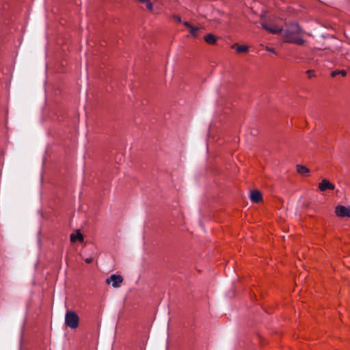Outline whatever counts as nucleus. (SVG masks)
<instances>
[{
    "mask_svg": "<svg viewBox=\"0 0 350 350\" xmlns=\"http://www.w3.org/2000/svg\"><path fill=\"white\" fill-rule=\"evenodd\" d=\"M284 42L303 45L305 40L303 39V31L296 23H292L282 31Z\"/></svg>",
    "mask_w": 350,
    "mask_h": 350,
    "instance_id": "obj_1",
    "label": "nucleus"
},
{
    "mask_svg": "<svg viewBox=\"0 0 350 350\" xmlns=\"http://www.w3.org/2000/svg\"><path fill=\"white\" fill-rule=\"evenodd\" d=\"M79 324V317L78 314L72 310H67L65 314V325L75 329L78 327Z\"/></svg>",
    "mask_w": 350,
    "mask_h": 350,
    "instance_id": "obj_2",
    "label": "nucleus"
},
{
    "mask_svg": "<svg viewBox=\"0 0 350 350\" xmlns=\"http://www.w3.org/2000/svg\"><path fill=\"white\" fill-rule=\"evenodd\" d=\"M261 25L263 29L273 34H278L282 32V28L273 23H267L265 21H262Z\"/></svg>",
    "mask_w": 350,
    "mask_h": 350,
    "instance_id": "obj_3",
    "label": "nucleus"
},
{
    "mask_svg": "<svg viewBox=\"0 0 350 350\" xmlns=\"http://www.w3.org/2000/svg\"><path fill=\"white\" fill-rule=\"evenodd\" d=\"M108 284H111L113 287L118 288L120 286L121 284L123 282V278L120 275H111L109 278H108L106 280Z\"/></svg>",
    "mask_w": 350,
    "mask_h": 350,
    "instance_id": "obj_4",
    "label": "nucleus"
},
{
    "mask_svg": "<svg viewBox=\"0 0 350 350\" xmlns=\"http://www.w3.org/2000/svg\"><path fill=\"white\" fill-rule=\"evenodd\" d=\"M319 189L321 191H325L326 190H334L335 189V186L328 180L323 179L319 184Z\"/></svg>",
    "mask_w": 350,
    "mask_h": 350,
    "instance_id": "obj_5",
    "label": "nucleus"
},
{
    "mask_svg": "<svg viewBox=\"0 0 350 350\" xmlns=\"http://www.w3.org/2000/svg\"><path fill=\"white\" fill-rule=\"evenodd\" d=\"M336 214L339 217H350V207L344 206H338L336 208Z\"/></svg>",
    "mask_w": 350,
    "mask_h": 350,
    "instance_id": "obj_6",
    "label": "nucleus"
},
{
    "mask_svg": "<svg viewBox=\"0 0 350 350\" xmlns=\"http://www.w3.org/2000/svg\"><path fill=\"white\" fill-rule=\"evenodd\" d=\"M250 198V200L255 203H258L262 200L260 192L257 190L251 191Z\"/></svg>",
    "mask_w": 350,
    "mask_h": 350,
    "instance_id": "obj_7",
    "label": "nucleus"
},
{
    "mask_svg": "<svg viewBox=\"0 0 350 350\" xmlns=\"http://www.w3.org/2000/svg\"><path fill=\"white\" fill-rule=\"evenodd\" d=\"M83 240V234L80 232L79 230L77 231L76 234H72L70 235V241L72 242H76L77 241H82Z\"/></svg>",
    "mask_w": 350,
    "mask_h": 350,
    "instance_id": "obj_8",
    "label": "nucleus"
},
{
    "mask_svg": "<svg viewBox=\"0 0 350 350\" xmlns=\"http://www.w3.org/2000/svg\"><path fill=\"white\" fill-rule=\"evenodd\" d=\"M204 40L208 44H213L216 42L217 38L212 33H208L204 36Z\"/></svg>",
    "mask_w": 350,
    "mask_h": 350,
    "instance_id": "obj_9",
    "label": "nucleus"
},
{
    "mask_svg": "<svg viewBox=\"0 0 350 350\" xmlns=\"http://www.w3.org/2000/svg\"><path fill=\"white\" fill-rule=\"evenodd\" d=\"M297 171L301 175H306L309 172V170L304 165H297Z\"/></svg>",
    "mask_w": 350,
    "mask_h": 350,
    "instance_id": "obj_10",
    "label": "nucleus"
},
{
    "mask_svg": "<svg viewBox=\"0 0 350 350\" xmlns=\"http://www.w3.org/2000/svg\"><path fill=\"white\" fill-rule=\"evenodd\" d=\"M199 29H200L198 27L191 26V27L189 28V32L193 37L196 38L198 36V31Z\"/></svg>",
    "mask_w": 350,
    "mask_h": 350,
    "instance_id": "obj_11",
    "label": "nucleus"
},
{
    "mask_svg": "<svg viewBox=\"0 0 350 350\" xmlns=\"http://www.w3.org/2000/svg\"><path fill=\"white\" fill-rule=\"evenodd\" d=\"M248 49V46L246 45H240L237 47V51L239 53L247 52Z\"/></svg>",
    "mask_w": 350,
    "mask_h": 350,
    "instance_id": "obj_12",
    "label": "nucleus"
},
{
    "mask_svg": "<svg viewBox=\"0 0 350 350\" xmlns=\"http://www.w3.org/2000/svg\"><path fill=\"white\" fill-rule=\"evenodd\" d=\"M337 75H342L343 77H345L347 72L345 70H335L332 73L333 77H336Z\"/></svg>",
    "mask_w": 350,
    "mask_h": 350,
    "instance_id": "obj_13",
    "label": "nucleus"
},
{
    "mask_svg": "<svg viewBox=\"0 0 350 350\" xmlns=\"http://www.w3.org/2000/svg\"><path fill=\"white\" fill-rule=\"evenodd\" d=\"M144 3H146V7H147V8H148L149 10H152L153 5H152V3H150V1H148V0H146V1H145Z\"/></svg>",
    "mask_w": 350,
    "mask_h": 350,
    "instance_id": "obj_14",
    "label": "nucleus"
},
{
    "mask_svg": "<svg viewBox=\"0 0 350 350\" xmlns=\"http://www.w3.org/2000/svg\"><path fill=\"white\" fill-rule=\"evenodd\" d=\"M306 72H307V74L308 75V77H309V78H312V77H314L313 71H312V70H308Z\"/></svg>",
    "mask_w": 350,
    "mask_h": 350,
    "instance_id": "obj_15",
    "label": "nucleus"
},
{
    "mask_svg": "<svg viewBox=\"0 0 350 350\" xmlns=\"http://www.w3.org/2000/svg\"><path fill=\"white\" fill-rule=\"evenodd\" d=\"M183 25L189 29L191 28L192 26L187 21L183 22Z\"/></svg>",
    "mask_w": 350,
    "mask_h": 350,
    "instance_id": "obj_16",
    "label": "nucleus"
},
{
    "mask_svg": "<svg viewBox=\"0 0 350 350\" xmlns=\"http://www.w3.org/2000/svg\"><path fill=\"white\" fill-rule=\"evenodd\" d=\"M85 261L87 263H91L93 261V258H87L85 259Z\"/></svg>",
    "mask_w": 350,
    "mask_h": 350,
    "instance_id": "obj_17",
    "label": "nucleus"
},
{
    "mask_svg": "<svg viewBox=\"0 0 350 350\" xmlns=\"http://www.w3.org/2000/svg\"><path fill=\"white\" fill-rule=\"evenodd\" d=\"M173 17H174V18H175L178 22L181 23V21H181V18H180V16H176V15H174Z\"/></svg>",
    "mask_w": 350,
    "mask_h": 350,
    "instance_id": "obj_18",
    "label": "nucleus"
},
{
    "mask_svg": "<svg viewBox=\"0 0 350 350\" xmlns=\"http://www.w3.org/2000/svg\"><path fill=\"white\" fill-rule=\"evenodd\" d=\"M266 50L269 51V52H272V53H275V50L274 49H272V48H269V47H267L266 48Z\"/></svg>",
    "mask_w": 350,
    "mask_h": 350,
    "instance_id": "obj_19",
    "label": "nucleus"
},
{
    "mask_svg": "<svg viewBox=\"0 0 350 350\" xmlns=\"http://www.w3.org/2000/svg\"><path fill=\"white\" fill-rule=\"evenodd\" d=\"M137 1H139V2H145V1H146V0H137Z\"/></svg>",
    "mask_w": 350,
    "mask_h": 350,
    "instance_id": "obj_20",
    "label": "nucleus"
}]
</instances>
